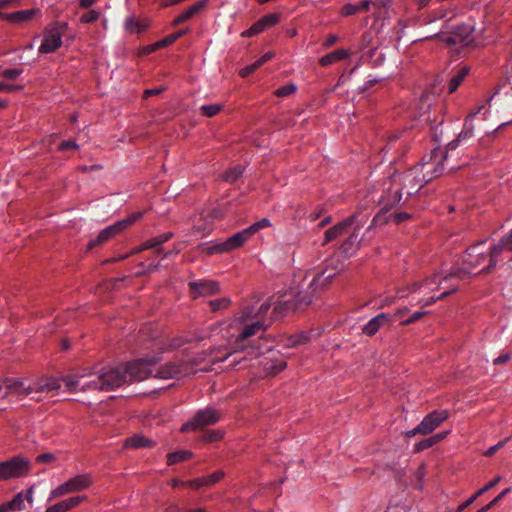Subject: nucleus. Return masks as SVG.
Listing matches in <instances>:
<instances>
[{
    "instance_id": "nucleus-45",
    "label": "nucleus",
    "mask_w": 512,
    "mask_h": 512,
    "mask_svg": "<svg viewBox=\"0 0 512 512\" xmlns=\"http://www.w3.org/2000/svg\"><path fill=\"white\" fill-rule=\"evenodd\" d=\"M434 96H435V87L433 86L432 93H430L428 91L423 93L421 100H420L421 109L429 110L431 107V104H432L431 100H432V98L434 99Z\"/></svg>"
},
{
    "instance_id": "nucleus-23",
    "label": "nucleus",
    "mask_w": 512,
    "mask_h": 512,
    "mask_svg": "<svg viewBox=\"0 0 512 512\" xmlns=\"http://www.w3.org/2000/svg\"><path fill=\"white\" fill-rule=\"evenodd\" d=\"M150 27V20L148 18H137L130 15L125 19L124 29L129 34H140L145 32Z\"/></svg>"
},
{
    "instance_id": "nucleus-17",
    "label": "nucleus",
    "mask_w": 512,
    "mask_h": 512,
    "mask_svg": "<svg viewBox=\"0 0 512 512\" xmlns=\"http://www.w3.org/2000/svg\"><path fill=\"white\" fill-rule=\"evenodd\" d=\"M355 221H356V215H352V216L348 217L347 219H345V220L335 224L334 226L330 227L329 229H327L324 233V239H323L322 245H326L329 242H331V241L335 240L336 238H338L339 236H341L342 234L346 233L348 231L349 227H351Z\"/></svg>"
},
{
    "instance_id": "nucleus-29",
    "label": "nucleus",
    "mask_w": 512,
    "mask_h": 512,
    "mask_svg": "<svg viewBox=\"0 0 512 512\" xmlns=\"http://www.w3.org/2000/svg\"><path fill=\"white\" fill-rule=\"evenodd\" d=\"M501 480V477L500 476H497L495 477L492 481H490L489 483H487L485 486H483L482 488H480L478 491H476V493L474 495H472L470 498H468L465 502H463L459 507H458V512H462L464 509H466L468 506H470L472 503H474V501L479 497L481 496L482 494H484L485 492H487L488 490L492 489L499 481Z\"/></svg>"
},
{
    "instance_id": "nucleus-61",
    "label": "nucleus",
    "mask_w": 512,
    "mask_h": 512,
    "mask_svg": "<svg viewBox=\"0 0 512 512\" xmlns=\"http://www.w3.org/2000/svg\"><path fill=\"white\" fill-rule=\"evenodd\" d=\"M405 435H406V437H408V438H412V437H414V436H416V435H423V432H422V430H421L420 425L418 424V425H417L416 427H414L413 429L406 431V432H405Z\"/></svg>"
},
{
    "instance_id": "nucleus-48",
    "label": "nucleus",
    "mask_w": 512,
    "mask_h": 512,
    "mask_svg": "<svg viewBox=\"0 0 512 512\" xmlns=\"http://www.w3.org/2000/svg\"><path fill=\"white\" fill-rule=\"evenodd\" d=\"M382 212L383 210L381 209L373 218L372 220V223L370 224V226L367 228V233L371 232L372 230L374 229H382L383 226H384V223H382Z\"/></svg>"
},
{
    "instance_id": "nucleus-6",
    "label": "nucleus",
    "mask_w": 512,
    "mask_h": 512,
    "mask_svg": "<svg viewBox=\"0 0 512 512\" xmlns=\"http://www.w3.org/2000/svg\"><path fill=\"white\" fill-rule=\"evenodd\" d=\"M158 358H143L132 361L125 367H114L118 369L122 375L126 376V384L133 381H142L149 377L159 379H172L182 375L180 365L169 362L163 365L158 364Z\"/></svg>"
},
{
    "instance_id": "nucleus-64",
    "label": "nucleus",
    "mask_w": 512,
    "mask_h": 512,
    "mask_svg": "<svg viewBox=\"0 0 512 512\" xmlns=\"http://www.w3.org/2000/svg\"><path fill=\"white\" fill-rule=\"evenodd\" d=\"M171 509L175 510L176 512H207V510L203 507L192 508V509H188L186 511H180L178 506H173V507H171Z\"/></svg>"
},
{
    "instance_id": "nucleus-37",
    "label": "nucleus",
    "mask_w": 512,
    "mask_h": 512,
    "mask_svg": "<svg viewBox=\"0 0 512 512\" xmlns=\"http://www.w3.org/2000/svg\"><path fill=\"white\" fill-rule=\"evenodd\" d=\"M186 33H188V29H183V30L174 32V33L166 36L165 38L158 40L156 46L167 47V46L173 44L174 42H176L179 38L184 36Z\"/></svg>"
},
{
    "instance_id": "nucleus-41",
    "label": "nucleus",
    "mask_w": 512,
    "mask_h": 512,
    "mask_svg": "<svg viewBox=\"0 0 512 512\" xmlns=\"http://www.w3.org/2000/svg\"><path fill=\"white\" fill-rule=\"evenodd\" d=\"M221 109L222 106L217 104L203 105L200 107L201 114L206 117H213L217 115Z\"/></svg>"
},
{
    "instance_id": "nucleus-25",
    "label": "nucleus",
    "mask_w": 512,
    "mask_h": 512,
    "mask_svg": "<svg viewBox=\"0 0 512 512\" xmlns=\"http://www.w3.org/2000/svg\"><path fill=\"white\" fill-rule=\"evenodd\" d=\"M39 13V10L36 9L21 10L3 15V20L13 24H20L31 20Z\"/></svg>"
},
{
    "instance_id": "nucleus-3",
    "label": "nucleus",
    "mask_w": 512,
    "mask_h": 512,
    "mask_svg": "<svg viewBox=\"0 0 512 512\" xmlns=\"http://www.w3.org/2000/svg\"><path fill=\"white\" fill-rule=\"evenodd\" d=\"M341 269L338 257H331L325 260L319 270L296 271L289 288L295 305H310L315 298L329 289Z\"/></svg>"
},
{
    "instance_id": "nucleus-40",
    "label": "nucleus",
    "mask_w": 512,
    "mask_h": 512,
    "mask_svg": "<svg viewBox=\"0 0 512 512\" xmlns=\"http://www.w3.org/2000/svg\"><path fill=\"white\" fill-rule=\"evenodd\" d=\"M62 378L59 379H50L47 382H45L43 385H41L42 391L52 392L56 394L58 390L61 388Z\"/></svg>"
},
{
    "instance_id": "nucleus-49",
    "label": "nucleus",
    "mask_w": 512,
    "mask_h": 512,
    "mask_svg": "<svg viewBox=\"0 0 512 512\" xmlns=\"http://www.w3.org/2000/svg\"><path fill=\"white\" fill-rule=\"evenodd\" d=\"M261 66H262L261 64H258V59H257L252 64L243 67L240 70L239 74L241 77H247V76L251 75L253 72H255Z\"/></svg>"
},
{
    "instance_id": "nucleus-30",
    "label": "nucleus",
    "mask_w": 512,
    "mask_h": 512,
    "mask_svg": "<svg viewBox=\"0 0 512 512\" xmlns=\"http://www.w3.org/2000/svg\"><path fill=\"white\" fill-rule=\"evenodd\" d=\"M5 387H6L5 395H7V394L28 395L33 391V389L30 386L26 387L23 382L16 381V380L15 381H12V380L6 381Z\"/></svg>"
},
{
    "instance_id": "nucleus-26",
    "label": "nucleus",
    "mask_w": 512,
    "mask_h": 512,
    "mask_svg": "<svg viewBox=\"0 0 512 512\" xmlns=\"http://www.w3.org/2000/svg\"><path fill=\"white\" fill-rule=\"evenodd\" d=\"M358 227L354 229V232L345 240L340 246V250L345 257L353 256L360 246V241L358 240Z\"/></svg>"
},
{
    "instance_id": "nucleus-44",
    "label": "nucleus",
    "mask_w": 512,
    "mask_h": 512,
    "mask_svg": "<svg viewBox=\"0 0 512 512\" xmlns=\"http://www.w3.org/2000/svg\"><path fill=\"white\" fill-rule=\"evenodd\" d=\"M143 215H144V212L138 211V212L132 213L126 219L120 220L119 223L124 224L123 231L125 229H127L130 225H132L134 222L141 219Z\"/></svg>"
},
{
    "instance_id": "nucleus-32",
    "label": "nucleus",
    "mask_w": 512,
    "mask_h": 512,
    "mask_svg": "<svg viewBox=\"0 0 512 512\" xmlns=\"http://www.w3.org/2000/svg\"><path fill=\"white\" fill-rule=\"evenodd\" d=\"M469 71L470 69L468 66H463L451 77L448 85L449 93H454L458 89L469 74Z\"/></svg>"
},
{
    "instance_id": "nucleus-16",
    "label": "nucleus",
    "mask_w": 512,
    "mask_h": 512,
    "mask_svg": "<svg viewBox=\"0 0 512 512\" xmlns=\"http://www.w3.org/2000/svg\"><path fill=\"white\" fill-rule=\"evenodd\" d=\"M279 22V15L276 13L267 14L256 21L249 29L241 33L242 37H253L267 28L275 26Z\"/></svg>"
},
{
    "instance_id": "nucleus-57",
    "label": "nucleus",
    "mask_w": 512,
    "mask_h": 512,
    "mask_svg": "<svg viewBox=\"0 0 512 512\" xmlns=\"http://www.w3.org/2000/svg\"><path fill=\"white\" fill-rule=\"evenodd\" d=\"M338 41H339V37L337 35L329 34L327 36L326 40L323 42V47L327 49V48L333 46L334 44H336Z\"/></svg>"
},
{
    "instance_id": "nucleus-60",
    "label": "nucleus",
    "mask_w": 512,
    "mask_h": 512,
    "mask_svg": "<svg viewBox=\"0 0 512 512\" xmlns=\"http://www.w3.org/2000/svg\"><path fill=\"white\" fill-rule=\"evenodd\" d=\"M504 444L505 441H500L496 445L489 447L484 454L486 456H492L499 448L503 447Z\"/></svg>"
},
{
    "instance_id": "nucleus-11",
    "label": "nucleus",
    "mask_w": 512,
    "mask_h": 512,
    "mask_svg": "<svg viewBox=\"0 0 512 512\" xmlns=\"http://www.w3.org/2000/svg\"><path fill=\"white\" fill-rule=\"evenodd\" d=\"M2 464L5 481L25 477L31 470V462L23 456L12 457Z\"/></svg>"
},
{
    "instance_id": "nucleus-15",
    "label": "nucleus",
    "mask_w": 512,
    "mask_h": 512,
    "mask_svg": "<svg viewBox=\"0 0 512 512\" xmlns=\"http://www.w3.org/2000/svg\"><path fill=\"white\" fill-rule=\"evenodd\" d=\"M505 250L512 251V231L508 235L504 236L498 244L494 245L490 249L489 264L481 271L490 272L496 266L499 256Z\"/></svg>"
},
{
    "instance_id": "nucleus-42",
    "label": "nucleus",
    "mask_w": 512,
    "mask_h": 512,
    "mask_svg": "<svg viewBox=\"0 0 512 512\" xmlns=\"http://www.w3.org/2000/svg\"><path fill=\"white\" fill-rule=\"evenodd\" d=\"M309 341V335L307 332H300L289 338V346L295 347L304 344Z\"/></svg>"
},
{
    "instance_id": "nucleus-56",
    "label": "nucleus",
    "mask_w": 512,
    "mask_h": 512,
    "mask_svg": "<svg viewBox=\"0 0 512 512\" xmlns=\"http://www.w3.org/2000/svg\"><path fill=\"white\" fill-rule=\"evenodd\" d=\"M424 314H426L425 311H417V312H414L408 319H405V320H401V322L403 324H410V323H413L417 320H419Z\"/></svg>"
},
{
    "instance_id": "nucleus-50",
    "label": "nucleus",
    "mask_w": 512,
    "mask_h": 512,
    "mask_svg": "<svg viewBox=\"0 0 512 512\" xmlns=\"http://www.w3.org/2000/svg\"><path fill=\"white\" fill-rule=\"evenodd\" d=\"M223 438V432L220 430H212L203 436V440L206 442L219 441Z\"/></svg>"
},
{
    "instance_id": "nucleus-46",
    "label": "nucleus",
    "mask_w": 512,
    "mask_h": 512,
    "mask_svg": "<svg viewBox=\"0 0 512 512\" xmlns=\"http://www.w3.org/2000/svg\"><path fill=\"white\" fill-rule=\"evenodd\" d=\"M510 492V488L504 489L497 497H495L490 503L479 509L477 512H487L494 507L504 496Z\"/></svg>"
},
{
    "instance_id": "nucleus-19",
    "label": "nucleus",
    "mask_w": 512,
    "mask_h": 512,
    "mask_svg": "<svg viewBox=\"0 0 512 512\" xmlns=\"http://www.w3.org/2000/svg\"><path fill=\"white\" fill-rule=\"evenodd\" d=\"M371 5L373 6V8H377L378 10H380L381 7L384 6V2L383 0H362L359 4L348 3L342 7L340 14L344 17L352 16L361 11H368Z\"/></svg>"
},
{
    "instance_id": "nucleus-52",
    "label": "nucleus",
    "mask_w": 512,
    "mask_h": 512,
    "mask_svg": "<svg viewBox=\"0 0 512 512\" xmlns=\"http://www.w3.org/2000/svg\"><path fill=\"white\" fill-rule=\"evenodd\" d=\"M23 70L22 69H17V68H13V69H5L3 72H2V75L4 78L6 79H16L17 77H19L21 74H22Z\"/></svg>"
},
{
    "instance_id": "nucleus-62",
    "label": "nucleus",
    "mask_w": 512,
    "mask_h": 512,
    "mask_svg": "<svg viewBox=\"0 0 512 512\" xmlns=\"http://www.w3.org/2000/svg\"><path fill=\"white\" fill-rule=\"evenodd\" d=\"M17 89H21V87L16 86V85H12V84H6V83H3V82H0V91L13 92V91H15Z\"/></svg>"
},
{
    "instance_id": "nucleus-54",
    "label": "nucleus",
    "mask_w": 512,
    "mask_h": 512,
    "mask_svg": "<svg viewBox=\"0 0 512 512\" xmlns=\"http://www.w3.org/2000/svg\"><path fill=\"white\" fill-rule=\"evenodd\" d=\"M78 144L73 140H66L60 143L58 149L60 151H65L67 149H78Z\"/></svg>"
},
{
    "instance_id": "nucleus-8",
    "label": "nucleus",
    "mask_w": 512,
    "mask_h": 512,
    "mask_svg": "<svg viewBox=\"0 0 512 512\" xmlns=\"http://www.w3.org/2000/svg\"><path fill=\"white\" fill-rule=\"evenodd\" d=\"M92 484L93 479L90 474L76 475L51 490L48 501H52L70 493L84 491L88 489Z\"/></svg>"
},
{
    "instance_id": "nucleus-5",
    "label": "nucleus",
    "mask_w": 512,
    "mask_h": 512,
    "mask_svg": "<svg viewBox=\"0 0 512 512\" xmlns=\"http://www.w3.org/2000/svg\"><path fill=\"white\" fill-rule=\"evenodd\" d=\"M455 277L460 276L457 273H449L444 276L436 273L422 281L413 283L409 287L398 290L397 297L404 298L411 295L421 307L431 305L436 300L444 299L457 291L456 284L444 285Z\"/></svg>"
},
{
    "instance_id": "nucleus-21",
    "label": "nucleus",
    "mask_w": 512,
    "mask_h": 512,
    "mask_svg": "<svg viewBox=\"0 0 512 512\" xmlns=\"http://www.w3.org/2000/svg\"><path fill=\"white\" fill-rule=\"evenodd\" d=\"M87 500L86 495H77L65 500H62L52 506L46 508L45 512H67L70 511L77 506H79L82 502Z\"/></svg>"
},
{
    "instance_id": "nucleus-14",
    "label": "nucleus",
    "mask_w": 512,
    "mask_h": 512,
    "mask_svg": "<svg viewBox=\"0 0 512 512\" xmlns=\"http://www.w3.org/2000/svg\"><path fill=\"white\" fill-rule=\"evenodd\" d=\"M192 298L207 297L220 292L219 283L215 280H199L189 282Z\"/></svg>"
},
{
    "instance_id": "nucleus-63",
    "label": "nucleus",
    "mask_w": 512,
    "mask_h": 512,
    "mask_svg": "<svg viewBox=\"0 0 512 512\" xmlns=\"http://www.w3.org/2000/svg\"><path fill=\"white\" fill-rule=\"evenodd\" d=\"M274 56H275V54H274L272 51H269V52L265 53L264 55H262V56L258 59V64L263 65V64H264V63H266L267 61L271 60Z\"/></svg>"
},
{
    "instance_id": "nucleus-33",
    "label": "nucleus",
    "mask_w": 512,
    "mask_h": 512,
    "mask_svg": "<svg viewBox=\"0 0 512 512\" xmlns=\"http://www.w3.org/2000/svg\"><path fill=\"white\" fill-rule=\"evenodd\" d=\"M383 324L384 313H379L364 325L362 331L365 335L373 336L383 326Z\"/></svg>"
},
{
    "instance_id": "nucleus-4",
    "label": "nucleus",
    "mask_w": 512,
    "mask_h": 512,
    "mask_svg": "<svg viewBox=\"0 0 512 512\" xmlns=\"http://www.w3.org/2000/svg\"><path fill=\"white\" fill-rule=\"evenodd\" d=\"M65 390L71 393L90 391H110L126 383V376L114 367H106L98 372L74 373L62 377Z\"/></svg>"
},
{
    "instance_id": "nucleus-2",
    "label": "nucleus",
    "mask_w": 512,
    "mask_h": 512,
    "mask_svg": "<svg viewBox=\"0 0 512 512\" xmlns=\"http://www.w3.org/2000/svg\"><path fill=\"white\" fill-rule=\"evenodd\" d=\"M449 157L448 151L435 148L413 168L403 172L395 169L386 179V212L402 201L405 202L426 183L440 176L444 170V161Z\"/></svg>"
},
{
    "instance_id": "nucleus-31",
    "label": "nucleus",
    "mask_w": 512,
    "mask_h": 512,
    "mask_svg": "<svg viewBox=\"0 0 512 512\" xmlns=\"http://www.w3.org/2000/svg\"><path fill=\"white\" fill-rule=\"evenodd\" d=\"M153 441L143 435H133L125 440L124 446L126 448L138 449L145 447H152Z\"/></svg>"
},
{
    "instance_id": "nucleus-39",
    "label": "nucleus",
    "mask_w": 512,
    "mask_h": 512,
    "mask_svg": "<svg viewBox=\"0 0 512 512\" xmlns=\"http://www.w3.org/2000/svg\"><path fill=\"white\" fill-rule=\"evenodd\" d=\"M242 174H243V168H242V166L238 165V166H235V167L227 170L225 172V174L223 175V178L225 181H227L229 183H234L242 176Z\"/></svg>"
},
{
    "instance_id": "nucleus-43",
    "label": "nucleus",
    "mask_w": 512,
    "mask_h": 512,
    "mask_svg": "<svg viewBox=\"0 0 512 512\" xmlns=\"http://www.w3.org/2000/svg\"><path fill=\"white\" fill-rule=\"evenodd\" d=\"M296 89H297L296 85L290 83V84L279 87L275 91V95L278 97H286V96H289V95H292L293 93H295Z\"/></svg>"
},
{
    "instance_id": "nucleus-36",
    "label": "nucleus",
    "mask_w": 512,
    "mask_h": 512,
    "mask_svg": "<svg viewBox=\"0 0 512 512\" xmlns=\"http://www.w3.org/2000/svg\"><path fill=\"white\" fill-rule=\"evenodd\" d=\"M208 305L212 312L226 310L231 305V299L229 297H221L218 299L208 301Z\"/></svg>"
},
{
    "instance_id": "nucleus-34",
    "label": "nucleus",
    "mask_w": 512,
    "mask_h": 512,
    "mask_svg": "<svg viewBox=\"0 0 512 512\" xmlns=\"http://www.w3.org/2000/svg\"><path fill=\"white\" fill-rule=\"evenodd\" d=\"M7 511H22L25 509V496L24 492L17 493L13 499L5 503Z\"/></svg>"
},
{
    "instance_id": "nucleus-24",
    "label": "nucleus",
    "mask_w": 512,
    "mask_h": 512,
    "mask_svg": "<svg viewBox=\"0 0 512 512\" xmlns=\"http://www.w3.org/2000/svg\"><path fill=\"white\" fill-rule=\"evenodd\" d=\"M224 477L222 471H216L210 475L188 480V487L193 489H199L204 486H212L219 482Z\"/></svg>"
},
{
    "instance_id": "nucleus-9",
    "label": "nucleus",
    "mask_w": 512,
    "mask_h": 512,
    "mask_svg": "<svg viewBox=\"0 0 512 512\" xmlns=\"http://www.w3.org/2000/svg\"><path fill=\"white\" fill-rule=\"evenodd\" d=\"M66 24L56 22L47 27L43 32L42 43L39 46V53L49 54L58 50L62 45V37Z\"/></svg>"
},
{
    "instance_id": "nucleus-7",
    "label": "nucleus",
    "mask_w": 512,
    "mask_h": 512,
    "mask_svg": "<svg viewBox=\"0 0 512 512\" xmlns=\"http://www.w3.org/2000/svg\"><path fill=\"white\" fill-rule=\"evenodd\" d=\"M271 225V221L268 218H262L242 231L233 234L225 241L207 246L206 252L207 254L212 255L233 251L244 245L255 233L261 229L268 228Z\"/></svg>"
},
{
    "instance_id": "nucleus-55",
    "label": "nucleus",
    "mask_w": 512,
    "mask_h": 512,
    "mask_svg": "<svg viewBox=\"0 0 512 512\" xmlns=\"http://www.w3.org/2000/svg\"><path fill=\"white\" fill-rule=\"evenodd\" d=\"M187 341H188L187 338H184L182 336H177L171 340L169 347L170 348H178V347H181L182 345H184Z\"/></svg>"
},
{
    "instance_id": "nucleus-59",
    "label": "nucleus",
    "mask_w": 512,
    "mask_h": 512,
    "mask_svg": "<svg viewBox=\"0 0 512 512\" xmlns=\"http://www.w3.org/2000/svg\"><path fill=\"white\" fill-rule=\"evenodd\" d=\"M511 359V355L509 353H504L497 358L494 359L495 365H501L507 363Z\"/></svg>"
},
{
    "instance_id": "nucleus-27",
    "label": "nucleus",
    "mask_w": 512,
    "mask_h": 512,
    "mask_svg": "<svg viewBox=\"0 0 512 512\" xmlns=\"http://www.w3.org/2000/svg\"><path fill=\"white\" fill-rule=\"evenodd\" d=\"M351 55L350 50L348 49H337L332 51L319 59V65L322 67H327L331 64L337 63L343 59L348 58Z\"/></svg>"
},
{
    "instance_id": "nucleus-53",
    "label": "nucleus",
    "mask_w": 512,
    "mask_h": 512,
    "mask_svg": "<svg viewBox=\"0 0 512 512\" xmlns=\"http://www.w3.org/2000/svg\"><path fill=\"white\" fill-rule=\"evenodd\" d=\"M55 460H56V457L53 453H42L36 457L37 463H51Z\"/></svg>"
},
{
    "instance_id": "nucleus-51",
    "label": "nucleus",
    "mask_w": 512,
    "mask_h": 512,
    "mask_svg": "<svg viewBox=\"0 0 512 512\" xmlns=\"http://www.w3.org/2000/svg\"><path fill=\"white\" fill-rule=\"evenodd\" d=\"M99 13L95 10H89L81 16L82 23H92L98 20Z\"/></svg>"
},
{
    "instance_id": "nucleus-12",
    "label": "nucleus",
    "mask_w": 512,
    "mask_h": 512,
    "mask_svg": "<svg viewBox=\"0 0 512 512\" xmlns=\"http://www.w3.org/2000/svg\"><path fill=\"white\" fill-rule=\"evenodd\" d=\"M450 416V413L446 409H437L428 413L419 423L423 436L431 434L438 427L442 425Z\"/></svg>"
},
{
    "instance_id": "nucleus-10",
    "label": "nucleus",
    "mask_w": 512,
    "mask_h": 512,
    "mask_svg": "<svg viewBox=\"0 0 512 512\" xmlns=\"http://www.w3.org/2000/svg\"><path fill=\"white\" fill-rule=\"evenodd\" d=\"M220 420V414L217 410L207 407L199 410L196 415L184 423L181 427L182 432L194 431L202 429L205 426L215 424Z\"/></svg>"
},
{
    "instance_id": "nucleus-20",
    "label": "nucleus",
    "mask_w": 512,
    "mask_h": 512,
    "mask_svg": "<svg viewBox=\"0 0 512 512\" xmlns=\"http://www.w3.org/2000/svg\"><path fill=\"white\" fill-rule=\"evenodd\" d=\"M474 117H475V113H469L467 118H466V120H465L463 130L460 132V134L458 135V137L455 140H452L451 142L448 143L447 151H448L449 154L452 151H455L461 142H463L466 139L472 137L473 130H474V127H473V124H472V119Z\"/></svg>"
},
{
    "instance_id": "nucleus-22",
    "label": "nucleus",
    "mask_w": 512,
    "mask_h": 512,
    "mask_svg": "<svg viewBox=\"0 0 512 512\" xmlns=\"http://www.w3.org/2000/svg\"><path fill=\"white\" fill-rule=\"evenodd\" d=\"M207 3L208 0H199L193 5L189 6L173 19L172 26H179L182 23L192 19L194 16L201 12V10L207 5Z\"/></svg>"
},
{
    "instance_id": "nucleus-38",
    "label": "nucleus",
    "mask_w": 512,
    "mask_h": 512,
    "mask_svg": "<svg viewBox=\"0 0 512 512\" xmlns=\"http://www.w3.org/2000/svg\"><path fill=\"white\" fill-rule=\"evenodd\" d=\"M413 219V214L407 212H395L386 215V223L394 222L396 224H400Z\"/></svg>"
},
{
    "instance_id": "nucleus-58",
    "label": "nucleus",
    "mask_w": 512,
    "mask_h": 512,
    "mask_svg": "<svg viewBox=\"0 0 512 512\" xmlns=\"http://www.w3.org/2000/svg\"><path fill=\"white\" fill-rule=\"evenodd\" d=\"M450 434V430L442 431L431 436L434 445L444 440Z\"/></svg>"
},
{
    "instance_id": "nucleus-28",
    "label": "nucleus",
    "mask_w": 512,
    "mask_h": 512,
    "mask_svg": "<svg viewBox=\"0 0 512 512\" xmlns=\"http://www.w3.org/2000/svg\"><path fill=\"white\" fill-rule=\"evenodd\" d=\"M172 232H166L143 242L134 252L151 249L159 246L172 238Z\"/></svg>"
},
{
    "instance_id": "nucleus-1",
    "label": "nucleus",
    "mask_w": 512,
    "mask_h": 512,
    "mask_svg": "<svg viewBox=\"0 0 512 512\" xmlns=\"http://www.w3.org/2000/svg\"><path fill=\"white\" fill-rule=\"evenodd\" d=\"M272 303L270 300H260L252 297L245 299L239 311L234 315L233 321L226 324L228 343L231 351L215 361H224L233 357L231 363L238 364L242 360L258 359L257 364L260 370L257 376H273L283 371L287 364L279 351L268 349L266 353H260L258 349L252 347L247 350L245 356H239L238 353L246 350V341L249 338L263 334L272 323V318L268 316Z\"/></svg>"
},
{
    "instance_id": "nucleus-47",
    "label": "nucleus",
    "mask_w": 512,
    "mask_h": 512,
    "mask_svg": "<svg viewBox=\"0 0 512 512\" xmlns=\"http://www.w3.org/2000/svg\"><path fill=\"white\" fill-rule=\"evenodd\" d=\"M434 446V443H433V440L431 437L429 438H426V439H423L419 442H417L415 445H414V448H413V451L415 453H419L423 450H426L430 447Z\"/></svg>"
},
{
    "instance_id": "nucleus-13",
    "label": "nucleus",
    "mask_w": 512,
    "mask_h": 512,
    "mask_svg": "<svg viewBox=\"0 0 512 512\" xmlns=\"http://www.w3.org/2000/svg\"><path fill=\"white\" fill-rule=\"evenodd\" d=\"M486 241H481L470 246L464 255V263L468 266V272L483 264L487 258L488 249L484 248Z\"/></svg>"
},
{
    "instance_id": "nucleus-35",
    "label": "nucleus",
    "mask_w": 512,
    "mask_h": 512,
    "mask_svg": "<svg viewBox=\"0 0 512 512\" xmlns=\"http://www.w3.org/2000/svg\"><path fill=\"white\" fill-rule=\"evenodd\" d=\"M192 452L189 450H180L176 452L169 453L167 455V464L168 465H174L176 463L185 461L189 458H191Z\"/></svg>"
},
{
    "instance_id": "nucleus-18",
    "label": "nucleus",
    "mask_w": 512,
    "mask_h": 512,
    "mask_svg": "<svg viewBox=\"0 0 512 512\" xmlns=\"http://www.w3.org/2000/svg\"><path fill=\"white\" fill-rule=\"evenodd\" d=\"M123 226H124V224L119 223V221H118V222L104 228L103 230H101L99 232V234L94 239H91L89 241L88 248L92 249L95 246H98L100 244H103V243L109 241L110 239H112L113 237H115L116 235H118L119 233H121L123 231Z\"/></svg>"
}]
</instances>
